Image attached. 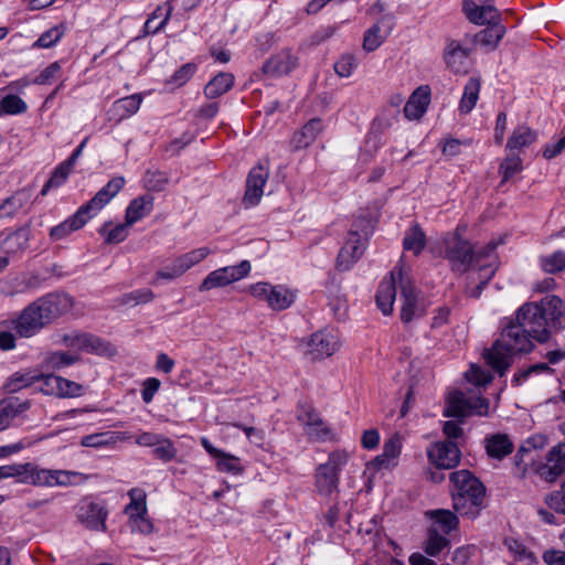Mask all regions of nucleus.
<instances>
[{
  "label": "nucleus",
  "mask_w": 565,
  "mask_h": 565,
  "mask_svg": "<svg viewBox=\"0 0 565 565\" xmlns=\"http://www.w3.org/2000/svg\"><path fill=\"white\" fill-rule=\"evenodd\" d=\"M86 525L92 530H106L107 511L98 503H89L84 515Z\"/></svg>",
  "instance_id": "obj_34"
},
{
  "label": "nucleus",
  "mask_w": 565,
  "mask_h": 565,
  "mask_svg": "<svg viewBox=\"0 0 565 565\" xmlns=\"http://www.w3.org/2000/svg\"><path fill=\"white\" fill-rule=\"evenodd\" d=\"M401 440L398 436H393L385 440L383 445V457H388L391 460H395L401 455Z\"/></svg>",
  "instance_id": "obj_63"
},
{
  "label": "nucleus",
  "mask_w": 565,
  "mask_h": 565,
  "mask_svg": "<svg viewBox=\"0 0 565 565\" xmlns=\"http://www.w3.org/2000/svg\"><path fill=\"white\" fill-rule=\"evenodd\" d=\"M297 420L301 424L306 425L308 428H313L316 426H322V419L316 408L307 403L299 402L296 411Z\"/></svg>",
  "instance_id": "obj_35"
},
{
  "label": "nucleus",
  "mask_w": 565,
  "mask_h": 565,
  "mask_svg": "<svg viewBox=\"0 0 565 565\" xmlns=\"http://www.w3.org/2000/svg\"><path fill=\"white\" fill-rule=\"evenodd\" d=\"M61 65L58 62H54L46 66L34 79V84L38 85H46L50 84L51 81L55 77V75L60 72Z\"/></svg>",
  "instance_id": "obj_64"
},
{
  "label": "nucleus",
  "mask_w": 565,
  "mask_h": 565,
  "mask_svg": "<svg viewBox=\"0 0 565 565\" xmlns=\"http://www.w3.org/2000/svg\"><path fill=\"white\" fill-rule=\"evenodd\" d=\"M125 179L115 177L84 205L95 216L122 189Z\"/></svg>",
  "instance_id": "obj_18"
},
{
  "label": "nucleus",
  "mask_w": 565,
  "mask_h": 565,
  "mask_svg": "<svg viewBox=\"0 0 565 565\" xmlns=\"http://www.w3.org/2000/svg\"><path fill=\"white\" fill-rule=\"evenodd\" d=\"M141 100L139 95L134 94L115 102V108L120 111L121 117H128L139 109Z\"/></svg>",
  "instance_id": "obj_49"
},
{
  "label": "nucleus",
  "mask_w": 565,
  "mask_h": 565,
  "mask_svg": "<svg viewBox=\"0 0 565 565\" xmlns=\"http://www.w3.org/2000/svg\"><path fill=\"white\" fill-rule=\"evenodd\" d=\"M537 137V132L527 126L516 127L507 142V149L516 150L532 145Z\"/></svg>",
  "instance_id": "obj_28"
},
{
  "label": "nucleus",
  "mask_w": 565,
  "mask_h": 565,
  "mask_svg": "<svg viewBox=\"0 0 565 565\" xmlns=\"http://www.w3.org/2000/svg\"><path fill=\"white\" fill-rule=\"evenodd\" d=\"M457 514V512L446 509L428 510L426 512V515L434 521L431 526L437 527L438 532L441 531L444 534H449L457 529L459 524Z\"/></svg>",
  "instance_id": "obj_24"
},
{
  "label": "nucleus",
  "mask_w": 565,
  "mask_h": 565,
  "mask_svg": "<svg viewBox=\"0 0 565 565\" xmlns=\"http://www.w3.org/2000/svg\"><path fill=\"white\" fill-rule=\"evenodd\" d=\"M196 71V65L194 63H185L179 70H177L171 78L168 81V84H172L175 86H182L194 75Z\"/></svg>",
  "instance_id": "obj_55"
},
{
  "label": "nucleus",
  "mask_w": 565,
  "mask_h": 565,
  "mask_svg": "<svg viewBox=\"0 0 565 565\" xmlns=\"http://www.w3.org/2000/svg\"><path fill=\"white\" fill-rule=\"evenodd\" d=\"M469 56V51L461 46L458 41L451 40L448 42L445 50V62L454 73H465L466 62Z\"/></svg>",
  "instance_id": "obj_21"
},
{
  "label": "nucleus",
  "mask_w": 565,
  "mask_h": 565,
  "mask_svg": "<svg viewBox=\"0 0 565 565\" xmlns=\"http://www.w3.org/2000/svg\"><path fill=\"white\" fill-rule=\"evenodd\" d=\"M399 288H401V298L403 300L402 309H401V320L404 323L411 322L415 318H419L425 315V307L422 301H419L417 291L414 286L407 280H404L403 274L399 270Z\"/></svg>",
  "instance_id": "obj_12"
},
{
  "label": "nucleus",
  "mask_w": 565,
  "mask_h": 565,
  "mask_svg": "<svg viewBox=\"0 0 565 565\" xmlns=\"http://www.w3.org/2000/svg\"><path fill=\"white\" fill-rule=\"evenodd\" d=\"M541 266L548 274H556L565 269V252L556 250L551 255L541 257Z\"/></svg>",
  "instance_id": "obj_45"
},
{
  "label": "nucleus",
  "mask_w": 565,
  "mask_h": 565,
  "mask_svg": "<svg viewBox=\"0 0 565 565\" xmlns=\"http://www.w3.org/2000/svg\"><path fill=\"white\" fill-rule=\"evenodd\" d=\"M268 179V172L262 164L254 167L246 179V190L244 194V203L247 205H256L262 195L263 188Z\"/></svg>",
  "instance_id": "obj_17"
},
{
  "label": "nucleus",
  "mask_w": 565,
  "mask_h": 565,
  "mask_svg": "<svg viewBox=\"0 0 565 565\" xmlns=\"http://www.w3.org/2000/svg\"><path fill=\"white\" fill-rule=\"evenodd\" d=\"M545 328L563 329L565 328V305L563 300L555 296H546L541 300Z\"/></svg>",
  "instance_id": "obj_16"
},
{
  "label": "nucleus",
  "mask_w": 565,
  "mask_h": 565,
  "mask_svg": "<svg viewBox=\"0 0 565 565\" xmlns=\"http://www.w3.org/2000/svg\"><path fill=\"white\" fill-rule=\"evenodd\" d=\"M532 339V333L520 322H515L513 318L508 319L501 337L484 351L483 358L487 364L502 377L510 369L515 355L533 350Z\"/></svg>",
  "instance_id": "obj_1"
},
{
  "label": "nucleus",
  "mask_w": 565,
  "mask_h": 565,
  "mask_svg": "<svg viewBox=\"0 0 565 565\" xmlns=\"http://www.w3.org/2000/svg\"><path fill=\"white\" fill-rule=\"evenodd\" d=\"M452 483V508L459 515L469 520L477 519L487 507V488L471 471L462 469L449 473Z\"/></svg>",
  "instance_id": "obj_3"
},
{
  "label": "nucleus",
  "mask_w": 565,
  "mask_h": 565,
  "mask_svg": "<svg viewBox=\"0 0 565 565\" xmlns=\"http://www.w3.org/2000/svg\"><path fill=\"white\" fill-rule=\"evenodd\" d=\"M468 382L473 383L477 386H486L492 381V375L486 372L480 366L471 365L470 370L465 374Z\"/></svg>",
  "instance_id": "obj_56"
},
{
  "label": "nucleus",
  "mask_w": 565,
  "mask_h": 565,
  "mask_svg": "<svg viewBox=\"0 0 565 565\" xmlns=\"http://www.w3.org/2000/svg\"><path fill=\"white\" fill-rule=\"evenodd\" d=\"M18 482L36 487H54L71 484L75 472L40 468L32 462L19 463Z\"/></svg>",
  "instance_id": "obj_5"
},
{
  "label": "nucleus",
  "mask_w": 565,
  "mask_h": 565,
  "mask_svg": "<svg viewBox=\"0 0 565 565\" xmlns=\"http://www.w3.org/2000/svg\"><path fill=\"white\" fill-rule=\"evenodd\" d=\"M81 351L100 355H111L115 352V349L109 342L95 334L83 333V344Z\"/></svg>",
  "instance_id": "obj_32"
},
{
  "label": "nucleus",
  "mask_w": 565,
  "mask_h": 565,
  "mask_svg": "<svg viewBox=\"0 0 565 565\" xmlns=\"http://www.w3.org/2000/svg\"><path fill=\"white\" fill-rule=\"evenodd\" d=\"M130 503L126 505L125 513L147 514L146 494L140 489H131L128 492Z\"/></svg>",
  "instance_id": "obj_44"
},
{
  "label": "nucleus",
  "mask_w": 565,
  "mask_h": 565,
  "mask_svg": "<svg viewBox=\"0 0 565 565\" xmlns=\"http://www.w3.org/2000/svg\"><path fill=\"white\" fill-rule=\"evenodd\" d=\"M515 322H520L524 329H527L534 340L545 343L551 337V332L545 328V318L540 302H525L515 312Z\"/></svg>",
  "instance_id": "obj_8"
},
{
  "label": "nucleus",
  "mask_w": 565,
  "mask_h": 565,
  "mask_svg": "<svg viewBox=\"0 0 565 565\" xmlns=\"http://www.w3.org/2000/svg\"><path fill=\"white\" fill-rule=\"evenodd\" d=\"M30 403L28 401L19 402L18 398H8L0 402V417L13 418L26 409H29Z\"/></svg>",
  "instance_id": "obj_41"
},
{
  "label": "nucleus",
  "mask_w": 565,
  "mask_h": 565,
  "mask_svg": "<svg viewBox=\"0 0 565 565\" xmlns=\"http://www.w3.org/2000/svg\"><path fill=\"white\" fill-rule=\"evenodd\" d=\"M356 65V58L352 54H345L335 62L334 72L341 77H349Z\"/></svg>",
  "instance_id": "obj_59"
},
{
  "label": "nucleus",
  "mask_w": 565,
  "mask_h": 565,
  "mask_svg": "<svg viewBox=\"0 0 565 565\" xmlns=\"http://www.w3.org/2000/svg\"><path fill=\"white\" fill-rule=\"evenodd\" d=\"M374 231V221L370 214L358 216L351 226L349 233H355L358 237L364 238L367 241L369 237L373 234Z\"/></svg>",
  "instance_id": "obj_43"
},
{
  "label": "nucleus",
  "mask_w": 565,
  "mask_h": 565,
  "mask_svg": "<svg viewBox=\"0 0 565 565\" xmlns=\"http://www.w3.org/2000/svg\"><path fill=\"white\" fill-rule=\"evenodd\" d=\"M160 380L156 377H148L147 380H145V382L142 383L141 397L146 404L152 402L153 396L160 388Z\"/></svg>",
  "instance_id": "obj_62"
},
{
  "label": "nucleus",
  "mask_w": 565,
  "mask_h": 565,
  "mask_svg": "<svg viewBox=\"0 0 565 565\" xmlns=\"http://www.w3.org/2000/svg\"><path fill=\"white\" fill-rule=\"evenodd\" d=\"M71 306L72 300L66 294H49L22 310L13 321L14 330L21 338H31L65 313Z\"/></svg>",
  "instance_id": "obj_2"
},
{
  "label": "nucleus",
  "mask_w": 565,
  "mask_h": 565,
  "mask_svg": "<svg viewBox=\"0 0 565 565\" xmlns=\"http://www.w3.org/2000/svg\"><path fill=\"white\" fill-rule=\"evenodd\" d=\"M480 81L477 77H470L463 88V94L459 103V110L461 114L470 113L479 98Z\"/></svg>",
  "instance_id": "obj_27"
},
{
  "label": "nucleus",
  "mask_w": 565,
  "mask_h": 565,
  "mask_svg": "<svg viewBox=\"0 0 565 565\" xmlns=\"http://www.w3.org/2000/svg\"><path fill=\"white\" fill-rule=\"evenodd\" d=\"M38 381L36 383H40L39 390L43 392L46 395H56L58 396V387H60V381L61 376H56L54 374H43L38 373Z\"/></svg>",
  "instance_id": "obj_52"
},
{
  "label": "nucleus",
  "mask_w": 565,
  "mask_h": 565,
  "mask_svg": "<svg viewBox=\"0 0 565 565\" xmlns=\"http://www.w3.org/2000/svg\"><path fill=\"white\" fill-rule=\"evenodd\" d=\"M39 376L38 372L24 371L13 373L4 384V388L9 393H15L23 387L31 386L36 383Z\"/></svg>",
  "instance_id": "obj_33"
},
{
  "label": "nucleus",
  "mask_w": 565,
  "mask_h": 565,
  "mask_svg": "<svg viewBox=\"0 0 565 565\" xmlns=\"http://www.w3.org/2000/svg\"><path fill=\"white\" fill-rule=\"evenodd\" d=\"M252 266L248 260H242L234 266H225L211 271L199 286L200 291H207L214 288L225 287L238 281L250 273Z\"/></svg>",
  "instance_id": "obj_9"
},
{
  "label": "nucleus",
  "mask_w": 565,
  "mask_h": 565,
  "mask_svg": "<svg viewBox=\"0 0 565 565\" xmlns=\"http://www.w3.org/2000/svg\"><path fill=\"white\" fill-rule=\"evenodd\" d=\"M445 548H450V541L438 532V529L430 526L427 533L424 551L430 557H437Z\"/></svg>",
  "instance_id": "obj_30"
},
{
  "label": "nucleus",
  "mask_w": 565,
  "mask_h": 565,
  "mask_svg": "<svg viewBox=\"0 0 565 565\" xmlns=\"http://www.w3.org/2000/svg\"><path fill=\"white\" fill-rule=\"evenodd\" d=\"M445 258L450 263L452 271L467 273L476 259L472 244L468 239L444 241Z\"/></svg>",
  "instance_id": "obj_10"
},
{
  "label": "nucleus",
  "mask_w": 565,
  "mask_h": 565,
  "mask_svg": "<svg viewBox=\"0 0 565 565\" xmlns=\"http://www.w3.org/2000/svg\"><path fill=\"white\" fill-rule=\"evenodd\" d=\"M151 454L156 459H159L163 462H169L175 458L178 450L174 447V444L169 438L163 436L162 440H160V444H158L151 450Z\"/></svg>",
  "instance_id": "obj_47"
},
{
  "label": "nucleus",
  "mask_w": 565,
  "mask_h": 565,
  "mask_svg": "<svg viewBox=\"0 0 565 565\" xmlns=\"http://www.w3.org/2000/svg\"><path fill=\"white\" fill-rule=\"evenodd\" d=\"M298 65V57L290 49H284L269 57L262 66V72L270 77L288 75Z\"/></svg>",
  "instance_id": "obj_13"
},
{
  "label": "nucleus",
  "mask_w": 565,
  "mask_h": 565,
  "mask_svg": "<svg viewBox=\"0 0 565 565\" xmlns=\"http://www.w3.org/2000/svg\"><path fill=\"white\" fill-rule=\"evenodd\" d=\"M153 198L141 195L134 199L126 209L125 221L127 225H134L152 211Z\"/></svg>",
  "instance_id": "obj_22"
},
{
  "label": "nucleus",
  "mask_w": 565,
  "mask_h": 565,
  "mask_svg": "<svg viewBox=\"0 0 565 565\" xmlns=\"http://www.w3.org/2000/svg\"><path fill=\"white\" fill-rule=\"evenodd\" d=\"M321 130L322 120L312 118L295 135L294 141L298 148H306L315 141Z\"/></svg>",
  "instance_id": "obj_29"
},
{
  "label": "nucleus",
  "mask_w": 565,
  "mask_h": 565,
  "mask_svg": "<svg viewBox=\"0 0 565 565\" xmlns=\"http://www.w3.org/2000/svg\"><path fill=\"white\" fill-rule=\"evenodd\" d=\"M71 170L72 169L65 166L64 162L60 163L52 172L50 179L43 185L40 194L44 196L51 189L61 186L66 181Z\"/></svg>",
  "instance_id": "obj_42"
},
{
  "label": "nucleus",
  "mask_w": 565,
  "mask_h": 565,
  "mask_svg": "<svg viewBox=\"0 0 565 565\" xmlns=\"http://www.w3.org/2000/svg\"><path fill=\"white\" fill-rule=\"evenodd\" d=\"M396 297V284L394 271L391 274V279L382 281L376 291V305L384 316H388L393 311V303Z\"/></svg>",
  "instance_id": "obj_23"
},
{
  "label": "nucleus",
  "mask_w": 565,
  "mask_h": 565,
  "mask_svg": "<svg viewBox=\"0 0 565 565\" xmlns=\"http://www.w3.org/2000/svg\"><path fill=\"white\" fill-rule=\"evenodd\" d=\"M522 160L519 156H510L500 164L499 172L502 174V182H507L515 173L522 171Z\"/></svg>",
  "instance_id": "obj_53"
},
{
  "label": "nucleus",
  "mask_w": 565,
  "mask_h": 565,
  "mask_svg": "<svg viewBox=\"0 0 565 565\" xmlns=\"http://www.w3.org/2000/svg\"><path fill=\"white\" fill-rule=\"evenodd\" d=\"M365 245L362 238L358 237L355 233H348V238L344 246L341 248L337 258V268L345 271L362 256Z\"/></svg>",
  "instance_id": "obj_15"
},
{
  "label": "nucleus",
  "mask_w": 565,
  "mask_h": 565,
  "mask_svg": "<svg viewBox=\"0 0 565 565\" xmlns=\"http://www.w3.org/2000/svg\"><path fill=\"white\" fill-rule=\"evenodd\" d=\"M462 11L471 23L487 25L475 35V42L486 46L489 51L495 50L507 32V28L501 23L499 10L490 4L478 6L472 0H465Z\"/></svg>",
  "instance_id": "obj_4"
},
{
  "label": "nucleus",
  "mask_w": 565,
  "mask_h": 565,
  "mask_svg": "<svg viewBox=\"0 0 565 565\" xmlns=\"http://www.w3.org/2000/svg\"><path fill=\"white\" fill-rule=\"evenodd\" d=\"M58 390L60 397H76L82 394L83 386L76 382L61 377Z\"/></svg>",
  "instance_id": "obj_61"
},
{
  "label": "nucleus",
  "mask_w": 565,
  "mask_h": 565,
  "mask_svg": "<svg viewBox=\"0 0 565 565\" xmlns=\"http://www.w3.org/2000/svg\"><path fill=\"white\" fill-rule=\"evenodd\" d=\"M309 347V353L313 360L323 359L335 352L337 341L334 340V337L329 333L317 332L311 335Z\"/></svg>",
  "instance_id": "obj_20"
},
{
  "label": "nucleus",
  "mask_w": 565,
  "mask_h": 565,
  "mask_svg": "<svg viewBox=\"0 0 565 565\" xmlns=\"http://www.w3.org/2000/svg\"><path fill=\"white\" fill-rule=\"evenodd\" d=\"M544 501L551 510L565 515V479L561 482L559 489L545 495Z\"/></svg>",
  "instance_id": "obj_46"
},
{
  "label": "nucleus",
  "mask_w": 565,
  "mask_h": 565,
  "mask_svg": "<svg viewBox=\"0 0 565 565\" xmlns=\"http://www.w3.org/2000/svg\"><path fill=\"white\" fill-rule=\"evenodd\" d=\"M216 467L218 471L238 475L243 471L239 459L233 455L223 451V455L216 459Z\"/></svg>",
  "instance_id": "obj_51"
},
{
  "label": "nucleus",
  "mask_w": 565,
  "mask_h": 565,
  "mask_svg": "<svg viewBox=\"0 0 565 565\" xmlns=\"http://www.w3.org/2000/svg\"><path fill=\"white\" fill-rule=\"evenodd\" d=\"M111 225V222H105L102 227L98 230V233L103 236H105V243L106 244H118L126 239L127 237V227L130 225L125 224H117L111 230H107V227Z\"/></svg>",
  "instance_id": "obj_40"
},
{
  "label": "nucleus",
  "mask_w": 565,
  "mask_h": 565,
  "mask_svg": "<svg viewBox=\"0 0 565 565\" xmlns=\"http://www.w3.org/2000/svg\"><path fill=\"white\" fill-rule=\"evenodd\" d=\"M93 217L94 215L83 204L73 215L50 230V238L52 241L64 239L71 233L81 230Z\"/></svg>",
  "instance_id": "obj_14"
},
{
  "label": "nucleus",
  "mask_w": 565,
  "mask_h": 565,
  "mask_svg": "<svg viewBox=\"0 0 565 565\" xmlns=\"http://www.w3.org/2000/svg\"><path fill=\"white\" fill-rule=\"evenodd\" d=\"M129 522L134 530H137L141 534H150L153 531L152 522L147 518V514H135L130 513Z\"/></svg>",
  "instance_id": "obj_60"
},
{
  "label": "nucleus",
  "mask_w": 565,
  "mask_h": 565,
  "mask_svg": "<svg viewBox=\"0 0 565 565\" xmlns=\"http://www.w3.org/2000/svg\"><path fill=\"white\" fill-rule=\"evenodd\" d=\"M428 459L438 469H452L461 458V451L452 440L437 441L427 451Z\"/></svg>",
  "instance_id": "obj_11"
},
{
  "label": "nucleus",
  "mask_w": 565,
  "mask_h": 565,
  "mask_svg": "<svg viewBox=\"0 0 565 565\" xmlns=\"http://www.w3.org/2000/svg\"><path fill=\"white\" fill-rule=\"evenodd\" d=\"M78 359L79 358L76 354H72L64 351H57L53 352L47 358V363L53 369H62L74 364L76 361H78Z\"/></svg>",
  "instance_id": "obj_54"
},
{
  "label": "nucleus",
  "mask_w": 565,
  "mask_h": 565,
  "mask_svg": "<svg viewBox=\"0 0 565 565\" xmlns=\"http://www.w3.org/2000/svg\"><path fill=\"white\" fill-rule=\"evenodd\" d=\"M426 246V235L418 224L413 225L403 238V247L405 250L419 255Z\"/></svg>",
  "instance_id": "obj_31"
},
{
  "label": "nucleus",
  "mask_w": 565,
  "mask_h": 565,
  "mask_svg": "<svg viewBox=\"0 0 565 565\" xmlns=\"http://www.w3.org/2000/svg\"><path fill=\"white\" fill-rule=\"evenodd\" d=\"M145 186L154 192L163 191L167 183H168V177L162 171H151L148 170L143 178Z\"/></svg>",
  "instance_id": "obj_50"
},
{
  "label": "nucleus",
  "mask_w": 565,
  "mask_h": 565,
  "mask_svg": "<svg viewBox=\"0 0 565 565\" xmlns=\"http://www.w3.org/2000/svg\"><path fill=\"white\" fill-rule=\"evenodd\" d=\"M23 206V201L18 195L7 198L0 205V218L13 217Z\"/></svg>",
  "instance_id": "obj_57"
},
{
  "label": "nucleus",
  "mask_w": 565,
  "mask_h": 565,
  "mask_svg": "<svg viewBox=\"0 0 565 565\" xmlns=\"http://www.w3.org/2000/svg\"><path fill=\"white\" fill-rule=\"evenodd\" d=\"M172 8L169 7L167 12L163 14L162 8L158 7L154 12L147 19L143 25V34H156L159 31L163 29V26L167 24L170 15H171Z\"/></svg>",
  "instance_id": "obj_36"
},
{
  "label": "nucleus",
  "mask_w": 565,
  "mask_h": 565,
  "mask_svg": "<svg viewBox=\"0 0 565 565\" xmlns=\"http://www.w3.org/2000/svg\"><path fill=\"white\" fill-rule=\"evenodd\" d=\"M65 30L66 26L64 23L51 28L40 35V38L33 43V47L49 49L54 46L64 35Z\"/></svg>",
  "instance_id": "obj_39"
},
{
  "label": "nucleus",
  "mask_w": 565,
  "mask_h": 565,
  "mask_svg": "<svg viewBox=\"0 0 565 565\" xmlns=\"http://www.w3.org/2000/svg\"><path fill=\"white\" fill-rule=\"evenodd\" d=\"M486 450L489 457L502 460L513 451V443L507 434H493L484 438Z\"/></svg>",
  "instance_id": "obj_19"
},
{
  "label": "nucleus",
  "mask_w": 565,
  "mask_h": 565,
  "mask_svg": "<svg viewBox=\"0 0 565 565\" xmlns=\"http://www.w3.org/2000/svg\"><path fill=\"white\" fill-rule=\"evenodd\" d=\"M153 297H154V295L150 289H148V288L138 289V290H134L129 294L122 295L121 303H124V305H128L130 302H134V305L146 303V302H149L150 300H152Z\"/></svg>",
  "instance_id": "obj_58"
},
{
  "label": "nucleus",
  "mask_w": 565,
  "mask_h": 565,
  "mask_svg": "<svg viewBox=\"0 0 565 565\" xmlns=\"http://www.w3.org/2000/svg\"><path fill=\"white\" fill-rule=\"evenodd\" d=\"M234 85V76L231 73L221 72L215 75L204 87V95L214 99L227 93Z\"/></svg>",
  "instance_id": "obj_25"
},
{
  "label": "nucleus",
  "mask_w": 565,
  "mask_h": 565,
  "mask_svg": "<svg viewBox=\"0 0 565 565\" xmlns=\"http://www.w3.org/2000/svg\"><path fill=\"white\" fill-rule=\"evenodd\" d=\"M28 109L26 103L14 94L4 96L0 102V111L2 115H19L25 113Z\"/></svg>",
  "instance_id": "obj_38"
},
{
  "label": "nucleus",
  "mask_w": 565,
  "mask_h": 565,
  "mask_svg": "<svg viewBox=\"0 0 565 565\" xmlns=\"http://www.w3.org/2000/svg\"><path fill=\"white\" fill-rule=\"evenodd\" d=\"M488 409L489 401L487 398L468 397L462 392L455 391L448 396L443 415L462 420L472 414L487 416Z\"/></svg>",
  "instance_id": "obj_7"
},
{
  "label": "nucleus",
  "mask_w": 565,
  "mask_h": 565,
  "mask_svg": "<svg viewBox=\"0 0 565 565\" xmlns=\"http://www.w3.org/2000/svg\"><path fill=\"white\" fill-rule=\"evenodd\" d=\"M30 239V226L28 224L19 227L11 234H9L3 244H10L8 247V253H13L18 249H24L28 246V242Z\"/></svg>",
  "instance_id": "obj_37"
},
{
  "label": "nucleus",
  "mask_w": 565,
  "mask_h": 565,
  "mask_svg": "<svg viewBox=\"0 0 565 565\" xmlns=\"http://www.w3.org/2000/svg\"><path fill=\"white\" fill-rule=\"evenodd\" d=\"M349 456L345 451H332L328 461L320 463L316 469V488L321 495H330L339 488V477L348 463Z\"/></svg>",
  "instance_id": "obj_6"
},
{
  "label": "nucleus",
  "mask_w": 565,
  "mask_h": 565,
  "mask_svg": "<svg viewBox=\"0 0 565 565\" xmlns=\"http://www.w3.org/2000/svg\"><path fill=\"white\" fill-rule=\"evenodd\" d=\"M386 36L381 32L380 24H374L364 33L363 49L366 52L375 51L384 41Z\"/></svg>",
  "instance_id": "obj_48"
},
{
  "label": "nucleus",
  "mask_w": 565,
  "mask_h": 565,
  "mask_svg": "<svg viewBox=\"0 0 565 565\" xmlns=\"http://www.w3.org/2000/svg\"><path fill=\"white\" fill-rule=\"evenodd\" d=\"M295 301V295L281 285L270 287L267 305L270 309L281 311Z\"/></svg>",
  "instance_id": "obj_26"
}]
</instances>
